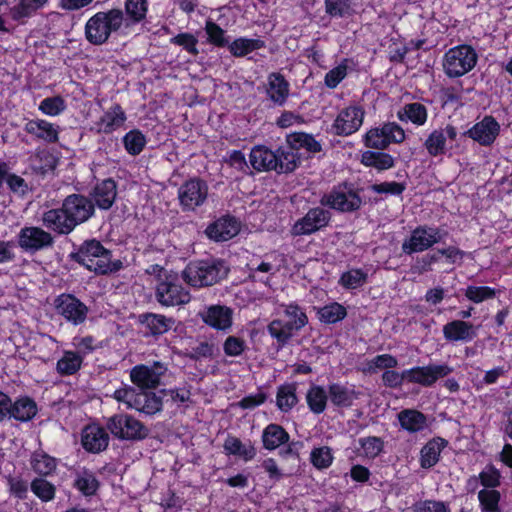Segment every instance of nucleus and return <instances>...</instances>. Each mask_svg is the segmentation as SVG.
<instances>
[{
  "mask_svg": "<svg viewBox=\"0 0 512 512\" xmlns=\"http://www.w3.org/2000/svg\"><path fill=\"white\" fill-rule=\"evenodd\" d=\"M167 371V366L155 361L152 365H137L132 368L130 378L133 384L142 390L154 389L160 384L161 376Z\"/></svg>",
  "mask_w": 512,
  "mask_h": 512,
  "instance_id": "obj_14",
  "label": "nucleus"
},
{
  "mask_svg": "<svg viewBox=\"0 0 512 512\" xmlns=\"http://www.w3.org/2000/svg\"><path fill=\"white\" fill-rule=\"evenodd\" d=\"M325 12L331 17H348L352 15V0H324Z\"/></svg>",
  "mask_w": 512,
  "mask_h": 512,
  "instance_id": "obj_52",
  "label": "nucleus"
},
{
  "mask_svg": "<svg viewBox=\"0 0 512 512\" xmlns=\"http://www.w3.org/2000/svg\"><path fill=\"white\" fill-rule=\"evenodd\" d=\"M232 314V309L224 305H211L199 313L205 324L223 331L231 327Z\"/></svg>",
  "mask_w": 512,
  "mask_h": 512,
  "instance_id": "obj_20",
  "label": "nucleus"
},
{
  "mask_svg": "<svg viewBox=\"0 0 512 512\" xmlns=\"http://www.w3.org/2000/svg\"><path fill=\"white\" fill-rule=\"evenodd\" d=\"M267 95L275 104L282 106L289 95V83L280 73H271L268 76Z\"/></svg>",
  "mask_w": 512,
  "mask_h": 512,
  "instance_id": "obj_28",
  "label": "nucleus"
},
{
  "mask_svg": "<svg viewBox=\"0 0 512 512\" xmlns=\"http://www.w3.org/2000/svg\"><path fill=\"white\" fill-rule=\"evenodd\" d=\"M107 252L98 240L92 239L85 241L77 252L71 253L70 258L98 274V265H102L100 260H104Z\"/></svg>",
  "mask_w": 512,
  "mask_h": 512,
  "instance_id": "obj_15",
  "label": "nucleus"
},
{
  "mask_svg": "<svg viewBox=\"0 0 512 512\" xmlns=\"http://www.w3.org/2000/svg\"><path fill=\"white\" fill-rule=\"evenodd\" d=\"M495 289L488 286H468L465 296L474 303H480L495 296Z\"/></svg>",
  "mask_w": 512,
  "mask_h": 512,
  "instance_id": "obj_61",
  "label": "nucleus"
},
{
  "mask_svg": "<svg viewBox=\"0 0 512 512\" xmlns=\"http://www.w3.org/2000/svg\"><path fill=\"white\" fill-rule=\"evenodd\" d=\"M124 12L121 9H111L98 12L85 25L86 39L93 45H102L112 32H117L123 26Z\"/></svg>",
  "mask_w": 512,
  "mask_h": 512,
  "instance_id": "obj_2",
  "label": "nucleus"
},
{
  "mask_svg": "<svg viewBox=\"0 0 512 512\" xmlns=\"http://www.w3.org/2000/svg\"><path fill=\"white\" fill-rule=\"evenodd\" d=\"M317 314L321 322L326 324H334L344 319L347 315V312L344 306L334 302L319 308Z\"/></svg>",
  "mask_w": 512,
  "mask_h": 512,
  "instance_id": "obj_48",
  "label": "nucleus"
},
{
  "mask_svg": "<svg viewBox=\"0 0 512 512\" xmlns=\"http://www.w3.org/2000/svg\"><path fill=\"white\" fill-rule=\"evenodd\" d=\"M239 227V222L235 217L226 215L209 224L205 234L215 242H224L236 236Z\"/></svg>",
  "mask_w": 512,
  "mask_h": 512,
  "instance_id": "obj_19",
  "label": "nucleus"
},
{
  "mask_svg": "<svg viewBox=\"0 0 512 512\" xmlns=\"http://www.w3.org/2000/svg\"><path fill=\"white\" fill-rule=\"evenodd\" d=\"M367 277L361 269H351L341 275L339 283L346 289H356L366 283Z\"/></svg>",
  "mask_w": 512,
  "mask_h": 512,
  "instance_id": "obj_53",
  "label": "nucleus"
},
{
  "mask_svg": "<svg viewBox=\"0 0 512 512\" xmlns=\"http://www.w3.org/2000/svg\"><path fill=\"white\" fill-rule=\"evenodd\" d=\"M265 43L260 39L239 38L229 44V50L235 57H243L248 53L263 48Z\"/></svg>",
  "mask_w": 512,
  "mask_h": 512,
  "instance_id": "obj_47",
  "label": "nucleus"
},
{
  "mask_svg": "<svg viewBox=\"0 0 512 512\" xmlns=\"http://www.w3.org/2000/svg\"><path fill=\"white\" fill-rule=\"evenodd\" d=\"M230 270L226 260L210 257L189 262L182 272V277L192 287H209L226 279Z\"/></svg>",
  "mask_w": 512,
  "mask_h": 512,
  "instance_id": "obj_1",
  "label": "nucleus"
},
{
  "mask_svg": "<svg viewBox=\"0 0 512 512\" xmlns=\"http://www.w3.org/2000/svg\"><path fill=\"white\" fill-rule=\"evenodd\" d=\"M207 183L197 177L185 181L178 189L179 204L183 211H195L208 197Z\"/></svg>",
  "mask_w": 512,
  "mask_h": 512,
  "instance_id": "obj_8",
  "label": "nucleus"
},
{
  "mask_svg": "<svg viewBox=\"0 0 512 512\" xmlns=\"http://www.w3.org/2000/svg\"><path fill=\"white\" fill-rule=\"evenodd\" d=\"M500 492L494 489H482L478 493V499L482 512H500Z\"/></svg>",
  "mask_w": 512,
  "mask_h": 512,
  "instance_id": "obj_51",
  "label": "nucleus"
},
{
  "mask_svg": "<svg viewBox=\"0 0 512 512\" xmlns=\"http://www.w3.org/2000/svg\"><path fill=\"white\" fill-rule=\"evenodd\" d=\"M331 219V213L321 207L309 209L304 217L298 219L292 226L294 236L310 235L326 227Z\"/></svg>",
  "mask_w": 512,
  "mask_h": 512,
  "instance_id": "obj_13",
  "label": "nucleus"
},
{
  "mask_svg": "<svg viewBox=\"0 0 512 512\" xmlns=\"http://www.w3.org/2000/svg\"><path fill=\"white\" fill-rule=\"evenodd\" d=\"M261 438L265 449L275 450L287 443L290 436L281 425L272 423L264 428Z\"/></svg>",
  "mask_w": 512,
  "mask_h": 512,
  "instance_id": "obj_35",
  "label": "nucleus"
},
{
  "mask_svg": "<svg viewBox=\"0 0 512 512\" xmlns=\"http://www.w3.org/2000/svg\"><path fill=\"white\" fill-rule=\"evenodd\" d=\"M405 140L403 128L396 122H388L381 127L370 129L364 137L365 146L368 148L384 150L390 143H402Z\"/></svg>",
  "mask_w": 512,
  "mask_h": 512,
  "instance_id": "obj_7",
  "label": "nucleus"
},
{
  "mask_svg": "<svg viewBox=\"0 0 512 512\" xmlns=\"http://www.w3.org/2000/svg\"><path fill=\"white\" fill-rule=\"evenodd\" d=\"M106 427L120 440L141 441L149 435V429L132 415L120 413L109 417Z\"/></svg>",
  "mask_w": 512,
  "mask_h": 512,
  "instance_id": "obj_4",
  "label": "nucleus"
},
{
  "mask_svg": "<svg viewBox=\"0 0 512 512\" xmlns=\"http://www.w3.org/2000/svg\"><path fill=\"white\" fill-rule=\"evenodd\" d=\"M328 395L334 406L348 408L359 398L360 392L356 391L352 385L332 383L328 386Z\"/></svg>",
  "mask_w": 512,
  "mask_h": 512,
  "instance_id": "obj_27",
  "label": "nucleus"
},
{
  "mask_svg": "<svg viewBox=\"0 0 512 512\" xmlns=\"http://www.w3.org/2000/svg\"><path fill=\"white\" fill-rule=\"evenodd\" d=\"M156 299L162 306H177L187 304L190 293L181 285L171 281H162L156 288Z\"/></svg>",
  "mask_w": 512,
  "mask_h": 512,
  "instance_id": "obj_17",
  "label": "nucleus"
},
{
  "mask_svg": "<svg viewBox=\"0 0 512 512\" xmlns=\"http://www.w3.org/2000/svg\"><path fill=\"white\" fill-rule=\"evenodd\" d=\"M275 155L277 156L278 174L293 172L301 162L298 152L288 143L275 150Z\"/></svg>",
  "mask_w": 512,
  "mask_h": 512,
  "instance_id": "obj_30",
  "label": "nucleus"
},
{
  "mask_svg": "<svg viewBox=\"0 0 512 512\" xmlns=\"http://www.w3.org/2000/svg\"><path fill=\"white\" fill-rule=\"evenodd\" d=\"M364 115V110L359 106H350L341 110L333 124L335 133L342 136L353 134L361 127Z\"/></svg>",
  "mask_w": 512,
  "mask_h": 512,
  "instance_id": "obj_18",
  "label": "nucleus"
},
{
  "mask_svg": "<svg viewBox=\"0 0 512 512\" xmlns=\"http://www.w3.org/2000/svg\"><path fill=\"white\" fill-rule=\"evenodd\" d=\"M268 333L277 341L278 348L284 347L292 338L283 326V320L275 319L267 326Z\"/></svg>",
  "mask_w": 512,
  "mask_h": 512,
  "instance_id": "obj_58",
  "label": "nucleus"
},
{
  "mask_svg": "<svg viewBox=\"0 0 512 512\" xmlns=\"http://www.w3.org/2000/svg\"><path fill=\"white\" fill-rule=\"evenodd\" d=\"M81 442L86 451L99 453L107 448L109 444V435L103 428L90 425L84 428Z\"/></svg>",
  "mask_w": 512,
  "mask_h": 512,
  "instance_id": "obj_23",
  "label": "nucleus"
},
{
  "mask_svg": "<svg viewBox=\"0 0 512 512\" xmlns=\"http://www.w3.org/2000/svg\"><path fill=\"white\" fill-rule=\"evenodd\" d=\"M249 161L256 171L277 172V156L275 155V151L264 145H257L252 148Z\"/></svg>",
  "mask_w": 512,
  "mask_h": 512,
  "instance_id": "obj_26",
  "label": "nucleus"
},
{
  "mask_svg": "<svg viewBox=\"0 0 512 512\" xmlns=\"http://www.w3.org/2000/svg\"><path fill=\"white\" fill-rule=\"evenodd\" d=\"M414 512H449V508L442 501H420L413 506Z\"/></svg>",
  "mask_w": 512,
  "mask_h": 512,
  "instance_id": "obj_64",
  "label": "nucleus"
},
{
  "mask_svg": "<svg viewBox=\"0 0 512 512\" xmlns=\"http://www.w3.org/2000/svg\"><path fill=\"white\" fill-rule=\"evenodd\" d=\"M361 163L367 167H373L378 171H384L394 167L395 160L388 153L368 150L362 153Z\"/></svg>",
  "mask_w": 512,
  "mask_h": 512,
  "instance_id": "obj_39",
  "label": "nucleus"
},
{
  "mask_svg": "<svg viewBox=\"0 0 512 512\" xmlns=\"http://www.w3.org/2000/svg\"><path fill=\"white\" fill-rule=\"evenodd\" d=\"M162 405V398L155 393L136 391L131 408L147 415H153L161 411Z\"/></svg>",
  "mask_w": 512,
  "mask_h": 512,
  "instance_id": "obj_29",
  "label": "nucleus"
},
{
  "mask_svg": "<svg viewBox=\"0 0 512 512\" xmlns=\"http://www.w3.org/2000/svg\"><path fill=\"white\" fill-rule=\"evenodd\" d=\"M286 142L298 151L300 148L306 149L310 153L320 152L321 144L315 138L303 132H295L287 136Z\"/></svg>",
  "mask_w": 512,
  "mask_h": 512,
  "instance_id": "obj_43",
  "label": "nucleus"
},
{
  "mask_svg": "<svg viewBox=\"0 0 512 512\" xmlns=\"http://www.w3.org/2000/svg\"><path fill=\"white\" fill-rule=\"evenodd\" d=\"M453 372L447 364H429L405 370L406 380L424 387L432 386L438 379L444 378Z\"/></svg>",
  "mask_w": 512,
  "mask_h": 512,
  "instance_id": "obj_12",
  "label": "nucleus"
},
{
  "mask_svg": "<svg viewBox=\"0 0 512 512\" xmlns=\"http://www.w3.org/2000/svg\"><path fill=\"white\" fill-rule=\"evenodd\" d=\"M298 402L296 386L294 384L282 385L278 388L276 405L282 412L290 411Z\"/></svg>",
  "mask_w": 512,
  "mask_h": 512,
  "instance_id": "obj_45",
  "label": "nucleus"
},
{
  "mask_svg": "<svg viewBox=\"0 0 512 512\" xmlns=\"http://www.w3.org/2000/svg\"><path fill=\"white\" fill-rule=\"evenodd\" d=\"M328 392L319 385H312L306 394V401L311 412L321 414L325 411L328 400Z\"/></svg>",
  "mask_w": 512,
  "mask_h": 512,
  "instance_id": "obj_40",
  "label": "nucleus"
},
{
  "mask_svg": "<svg viewBox=\"0 0 512 512\" xmlns=\"http://www.w3.org/2000/svg\"><path fill=\"white\" fill-rule=\"evenodd\" d=\"M428 154L437 157L445 154L446 152V135L443 129H436L432 131L424 142Z\"/></svg>",
  "mask_w": 512,
  "mask_h": 512,
  "instance_id": "obj_46",
  "label": "nucleus"
},
{
  "mask_svg": "<svg viewBox=\"0 0 512 512\" xmlns=\"http://www.w3.org/2000/svg\"><path fill=\"white\" fill-rule=\"evenodd\" d=\"M99 481L92 471L83 469L77 472L74 480V487H76L83 495L92 496L96 494L99 489Z\"/></svg>",
  "mask_w": 512,
  "mask_h": 512,
  "instance_id": "obj_41",
  "label": "nucleus"
},
{
  "mask_svg": "<svg viewBox=\"0 0 512 512\" xmlns=\"http://www.w3.org/2000/svg\"><path fill=\"white\" fill-rule=\"evenodd\" d=\"M90 196L94 200V206L102 210L110 209L117 196L116 182L111 178L103 180L93 188Z\"/></svg>",
  "mask_w": 512,
  "mask_h": 512,
  "instance_id": "obj_24",
  "label": "nucleus"
},
{
  "mask_svg": "<svg viewBox=\"0 0 512 512\" xmlns=\"http://www.w3.org/2000/svg\"><path fill=\"white\" fill-rule=\"evenodd\" d=\"M223 448L226 454L241 457L245 461L252 460L256 456V449L250 441L245 444L234 436H228L225 439Z\"/></svg>",
  "mask_w": 512,
  "mask_h": 512,
  "instance_id": "obj_36",
  "label": "nucleus"
},
{
  "mask_svg": "<svg viewBox=\"0 0 512 512\" xmlns=\"http://www.w3.org/2000/svg\"><path fill=\"white\" fill-rule=\"evenodd\" d=\"M48 0H20V2L10 9V16L15 21L32 16L37 10L46 5Z\"/></svg>",
  "mask_w": 512,
  "mask_h": 512,
  "instance_id": "obj_42",
  "label": "nucleus"
},
{
  "mask_svg": "<svg viewBox=\"0 0 512 512\" xmlns=\"http://www.w3.org/2000/svg\"><path fill=\"white\" fill-rule=\"evenodd\" d=\"M123 26L130 28L135 24L142 22L146 18L148 11L147 0H126Z\"/></svg>",
  "mask_w": 512,
  "mask_h": 512,
  "instance_id": "obj_32",
  "label": "nucleus"
},
{
  "mask_svg": "<svg viewBox=\"0 0 512 512\" xmlns=\"http://www.w3.org/2000/svg\"><path fill=\"white\" fill-rule=\"evenodd\" d=\"M56 312L73 325L82 324L88 314V307L72 294L63 293L54 300Z\"/></svg>",
  "mask_w": 512,
  "mask_h": 512,
  "instance_id": "obj_11",
  "label": "nucleus"
},
{
  "mask_svg": "<svg viewBox=\"0 0 512 512\" xmlns=\"http://www.w3.org/2000/svg\"><path fill=\"white\" fill-rule=\"evenodd\" d=\"M440 449L435 443L429 441L421 449V467L430 468L439 461Z\"/></svg>",
  "mask_w": 512,
  "mask_h": 512,
  "instance_id": "obj_63",
  "label": "nucleus"
},
{
  "mask_svg": "<svg viewBox=\"0 0 512 512\" xmlns=\"http://www.w3.org/2000/svg\"><path fill=\"white\" fill-rule=\"evenodd\" d=\"M397 117L402 122H411L417 126L426 123L428 112L425 105L419 102L405 104L397 111Z\"/></svg>",
  "mask_w": 512,
  "mask_h": 512,
  "instance_id": "obj_34",
  "label": "nucleus"
},
{
  "mask_svg": "<svg viewBox=\"0 0 512 512\" xmlns=\"http://www.w3.org/2000/svg\"><path fill=\"white\" fill-rule=\"evenodd\" d=\"M205 31L208 36V41L211 44L218 47H225L229 44V40L225 36V31L213 21H206Z\"/></svg>",
  "mask_w": 512,
  "mask_h": 512,
  "instance_id": "obj_57",
  "label": "nucleus"
},
{
  "mask_svg": "<svg viewBox=\"0 0 512 512\" xmlns=\"http://www.w3.org/2000/svg\"><path fill=\"white\" fill-rule=\"evenodd\" d=\"M123 144L130 155H139L145 147L146 138L140 130L134 129L125 134Z\"/></svg>",
  "mask_w": 512,
  "mask_h": 512,
  "instance_id": "obj_50",
  "label": "nucleus"
},
{
  "mask_svg": "<svg viewBox=\"0 0 512 512\" xmlns=\"http://www.w3.org/2000/svg\"><path fill=\"white\" fill-rule=\"evenodd\" d=\"M400 426L410 432L416 433L427 427V417L415 409H404L398 413Z\"/></svg>",
  "mask_w": 512,
  "mask_h": 512,
  "instance_id": "obj_33",
  "label": "nucleus"
},
{
  "mask_svg": "<svg viewBox=\"0 0 512 512\" xmlns=\"http://www.w3.org/2000/svg\"><path fill=\"white\" fill-rule=\"evenodd\" d=\"M126 120V116L121 106L116 104L111 107L101 117L99 122V132L109 134L123 125Z\"/></svg>",
  "mask_w": 512,
  "mask_h": 512,
  "instance_id": "obj_37",
  "label": "nucleus"
},
{
  "mask_svg": "<svg viewBox=\"0 0 512 512\" xmlns=\"http://www.w3.org/2000/svg\"><path fill=\"white\" fill-rule=\"evenodd\" d=\"M359 444L364 450L365 455L369 458L377 457L382 452L384 447L383 440L376 436L360 438Z\"/></svg>",
  "mask_w": 512,
  "mask_h": 512,
  "instance_id": "obj_60",
  "label": "nucleus"
},
{
  "mask_svg": "<svg viewBox=\"0 0 512 512\" xmlns=\"http://www.w3.org/2000/svg\"><path fill=\"white\" fill-rule=\"evenodd\" d=\"M332 449L328 446L314 448L310 453V461L317 469H326L333 462Z\"/></svg>",
  "mask_w": 512,
  "mask_h": 512,
  "instance_id": "obj_54",
  "label": "nucleus"
},
{
  "mask_svg": "<svg viewBox=\"0 0 512 512\" xmlns=\"http://www.w3.org/2000/svg\"><path fill=\"white\" fill-rule=\"evenodd\" d=\"M82 364V357L77 353L68 351L57 362V372L61 375H72L76 373Z\"/></svg>",
  "mask_w": 512,
  "mask_h": 512,
  "instance_id": "obj_49",
  "label": "nucleus"
},
{
  "mask_svg": "<svg viewBox=\"0 0 512 512\" xmlns=\"http://www.w3.org/2000/svg\"><path fill=\"white\" fill-rule=\"evenodd\" d=\"M64 213L74 226L85 223L95 213L93 201L82 194H70L62 202Z\"/></svg>",
  "mask_w": 512,
  "mask_h": 512,
  "instance_id": "obj_10",
  "label": "nucleus"
},
{
  "mask_svg": "<svg viewBox=\"0 0 512 512\" xmlns=\"http://www.w3.org/2000/svg\"><path fill=\"white\" fill-rule=\"evenodd\" d=\"M24 130L35 137L48 143L58 141V130L50 122L46 120H30L25 124Z\"/></svg>",
  "mask_w": 512,
  "mask_h": 512,
  "instance_id": "obj_31",
  "label": "nucleus"
},
{
  "mask_svg": "<svg viewBox=\"0 0 512 512\" xmlns=\"http://www.w3.org/2000/svg\"><path fill=\"white\" fill-rule=\"evenodd\" d=\"M320 204L342 213H352L362 207L363 200L359 191L354 189L352 184L345 182L324 194L320 199Z\"/></svg>",
  "mask_w": 512,
  "mask_h": 512,
  "instance_id": "obj_3",
  "label": "nucleus"
},
{
  "mask_svg": "<svg viewBox=\"0 0 512 512\" xmlns=\"http://www.w3.org/2000/svg\"><path fill=\"white\" fill-rule=\"evenodd\" d=\"M477 59V54L471 46L451 48L444 56V71L450 78L460 77L475 67Z\"/></svg>",
  "mask_w": 512,
  "mask_h": 512,
  "instance_id": "obj_5",
  "label": "nucleus"
},
{
  "mask_svg": "<svg viewBox=\"0 0 512 512\" xmlns=\"http://www.w3.org/2000/svg\"><path fill=\"white\" fill-rule=\"evenodd\" d=\"M18 246L25 252L35 253L47 248L54 244L53 236L36 226H25L17 235Z\"/></svg>",
  "mask_w": 512,
  "mask_h": 512,
  "instance_id": "obj_9",
  "label": "nucleus"
},
{
  "mask_svg": "<svg viewBox=\"0 0 512 512\" xmlns=\"http://www.w3.org/2000/svg\"><path fill=\"white\" fill-rule=\"evenodd\" d=\"M284 314H285V316H297L298 315L297 320L283 321V326L291 337H293L295 332L301 330L308 322L307 315L296 304L286 305Z\"/></svg>",
  "mask_w": 512,
  "mask_h": 512,
  "instance_id": "obj_44",
  "label": "nucleus"
},
{
  "mask_svg": "<svg viewBox=\"0 0 512 512\" xmlns=\"http://www.w3.org/2000/svg\"><path fill=\"white\" fill-rule=\"evenodd\" d=\"M31 491L44 502L52 500L55 496V486L43 478L32 481Z\"/></svg>",
  "mask_w": 512,
  "mask_h": 512,
  "instance_id": "obj_56",
  "label": "nucleus"
},
{
  "mask_svg": "<svg viewBox=\"0 0 512 512\" xmlns=\"http://www.w3.org/2000/svg\"><path fill=\"white\" fill-rule=\"evenodd\" d=\"M42 222L47 229L61 235H67L76 228L64 213L63 206L46 211L42 216Z\"/></svg>",
  "mask_w": 512,
  "mask_h": 512,
  "instance_id": "obj_25",
  "label": "nucleus"
},
{
  "mask_svg": "<svg viewBox=\"0 0 512 512\" xmlns=\"http://www.w3.org/2000/svg\"><path fill=\"white\" fill-rule=\"evenodd\" d=\"M57 164L56 158L46 151L38 152L34 158V169L41 174H46L55 169Z\"/></svg>",
  "mask_w": 512,
  "mask_h": 512,
  "instance_id": "obj_62",
  "label": "nucleus"
},
{
  "mask_svg": "<svg viewBox=\"0 0 512 512\" xmlns=\"http://www.w3.org/2000/svg\"><path fill=\"white\" fill-rule=\"evenodd\" d=\"M443 336L449 342H470L477 336V327L461 319L453 320L443 326Z\"/></svg>",
  "mask_w": 512,
  "mask_h": 512,
  "instance_id": "obj_21",
  "label": "nucleus"
},
{
  "mask_svg": "<svg viewBox=\"0 0 512 512\" xmlns=\"http://www.w3.org/2000/svg\"><path fill=\"white\" fill-rule=\"evenodd\" d=\"M36 413V403L29 397L20 398L14 403L11 402V408H9V416L22 422L31 420Z\"/></svg>",
  "mask_w": 512,
  "mask_h": 512,
  "instance_id": "obj_38",
  "label": "nucleus"
},
{
  "mask_svg": "<svg viewBox=\"0 0 512 512\" xmlns=\"http://www.w3.org/2000/svg\"><path fill=\"white\" fill-rule=\"evenodd\" d=\"M397 365L398 361L393 355L381 354L377 355L367 363V371L370 373H375L379 369L389 370L397 367Z\"/></svg>",
  "mask_w": 512,
  "mask_h": 512,
  "instance_id": "obj_59",
  "label": "nucleus"
},
{
  "mask_svg": "<svg viewBox=\"0 0 512 512\" xmlns=\"http://www.w3.org/2000/svg\"><path fill=\"white\" fill-rule=\"evenodd\" d=\"M444 235H446V232L442 233L437 227L417 226L402 243V251L407 255L423 252L442 241Z\"/></svg>",
  "mask_w": 512,
  "mask_h": 512,
  "instance_id": "obj_6",
  "label": "nucleus"
},
{
  "mask_svg": "<svg viewBox=\"0 0 512 512\" xmlns=\"http://www.w3.org/2000/svg\"><path fill=\"white\" fill-rule=\"evenodd\" d=\"M138 322L145 329V335L159 337L168 332L175 324V320L161 314L143 313L138 316Z\"/></svg>",
  "mask_w": 512,
  "mask_h": 512,
  "instance_id": "obj_22",
  "label": "nucleus"
},
{
  "mask_svg": "<svg viewBox=\"0 0 512 512\" xmlns=\"http://www.w3.org/2000/svg\"><path fill=\"white\" fill-rule=\"evenodd\" d=\"M499 133L500 125L497 120L493 116L486 115L480 122H477L464 132V136L471 138L482 146H490L494 143Z\"/></svg>",
  "mask_w": 512,
  "mask_h": 512,
  "instance_id": "obj_16",
  "label": "nucleus"
},
{
  "mask_svg": "<svg viewBox=\"0 0 512 512\" xmlns=\"http://www.w3.org/2000/svg\"><path fill=\"white\" fill-rule=\"evenodd\" d=\"M33 470L40 475H48L56 468V461L44 453H35L31 461Z\"/></svg>",
  "mask_w": 512,
  "mask_h": 512,
  "instance_id": "obj_55",
  "label": "nucleus"
}]
</instances>
